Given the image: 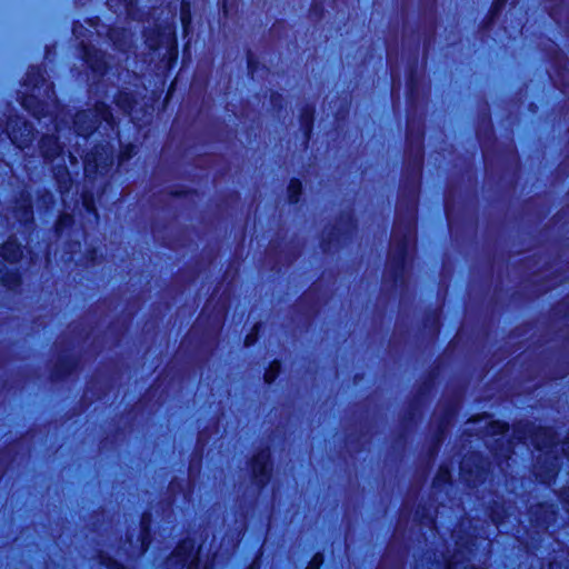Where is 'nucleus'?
I'll list each match as a JSON object with an SVG mask.
<instances>
[{"instance_id": "f257e3e1", "label": "nucleus", "mask_w": 569, "mask_h": 569, "mask_svg": "<svg viewBox=\"0 0 569 569\" xmlns=\"http://www.w3.org/2000/svg\"><path fill=\"white\" fill-rule=\"evenodd\" d=\"M399 210H401L399 208ZM416 196H412L405 214L398 212L397 221L391 238L390 267H399L403 263L410 244L415 240Z\"/></svg>"}, {"instance_id": "f03ea898", "label": "nucleus", "mask_w": 569, "mask_h": 569, "mask_svg": "<svg viewBox=\"0 0 569 569\" xmlns=\"http://www.w3.org/2000/svg\"><path fill=\"white\" fill-rule=\"evenodd\" d=\"M100 121H106L108 124L112 126V114L106 106L97 107L94 111L87 110L78 112L73 123L78 134L86 136L89 134Z\"/></svg>"}, {"instance_id": "7ed1b4c3", "label": "nucleus", "mask_w": 569, "mask_h": 569, "mask_svg": "<svg viewBox=\"0 0 569 569\" xmlns=\"http://www.w3.org/2000/svg\"><path fill=\"white\" fill-rule=\"evenodd\" d=\"M10 139L11 141L20 149H23L31 142L34 138L33 127L27 122L22 123V128L16 130L14 127L10 124Z\"/></svg>"}, {"instance_id": "20e7f679", "label": "nucleus", "mask_w": 569, "mask_h": 569, "mask_svg": "<svg viewBox=\"0 0 569 569\" xmlns=\"http://www.w3.org/2000/svg\"><path fill=\"white\" fill-rule=\"evenodd\" d=\"M252 472L259 483H264L269 472V452L261 451L253 458Z\"/></svg>"}, {"instance_id": "39448f33", "label": "nucleus", "mask_w": 569, "mask_h": 569, "mask_svg": "<svg viewBox=\"0 0 569 569\" xmlns=\"http://www.w3.org/2000/svg\"><path fill=\"white\" fill-rule=\"evenodd\" d=\"M193 550L194 542L190 539L183 540L173 551L171 560L177 561L181 565V567H184L191 559Z\"/></svg>"}, {"instance_id": "423d86ee", "label": "nucleus", "mask_w": 569, "mask_h": 569, "mask_svg": "<svg viewBox=\"0 0 569 569\" xmlns=\"http://www.w3.org/2000/svg\"><path fill=\"white\" fill-rule=\"evenodd\" d=\"M0 256L9 261L14 262L21 257V248L13 240H9L0 247Z\"/></svg>"}, {"instance_id": "0eeeda50", "label": "nucleus", "mask_w": 569, "mask_h": 569, "mask_svg": "<svg viewBox=\"0 0 569 569\" xmlns=\"http://www.w3.org/2000/svg\"><path fill=\"white\" fill-rule=\"evenodd\" d=\"M40 148L46 158H54L61 151V147L54 137L42 138Z\"/></svg>"}, {"instance_id": "6e6552de", "label": "nucleus", "mask_w": 569, "mask_h": 569, "mask_svg": "<svg viewBox=\"0 0 569 569\" xmlns=\"http://www.w3.org/2000/svg\"><path fill=\"white\" fill-rule=\"evenodd\" d=\"M556 445L555 435L551 429L545 428L539 430L536 437V446L538 449L551 448Z\"/></svg>"}, {"instance_id": "1a4fd4ad", "label": "nucleus", "mask_w": 569, "mask_h": 569, "mask_svg": "<svg viewBox=\"0 0 569 569\" xmlns=\"http://www.w3.org/2000/svg\"><path fill=\"white\" fill-rule=\"evenodd\" d=\"M172 36H173L172 29L170 27H167L163 29V31L161 33L162 40L160 42L153 41L149 38L147 39V41L151 49L158 48L164 40H166L167 44L172 46V43H173Z\"/></svg>"}, {"instance_id": "9d476101", "label": "nucleus", "mask_w": 569, "mask_h": 569, "mask_svg": "<svg viewBox=\"0 0 569 569\" xmlns=\"http://www.w3.org/2000/svg\"><path fill=\"white\" fill-rule=\"evenodd\" d=\"M301 192V183L298 180H292L288 187V197L290 202H297L298 196Z\"/></svg>"}, {"instance_id": "9b49d317", "label": "nucleus", "mask_w": 569, "mask_h": 569, "mask_svg": "<svg viewBox=\"0 0 569 569\" xmlns=\"http://www.w3.org/2000/svg\"><path fill=\"white\" fill-rule=\"evenodd\" d=\"M280 371V363L273 361L264 373V380L267 383H271Z\"/></svg>"}, {"instance_id": "f8f14e48", "label": "nucleus", "mask_w": 569, "mask_h": 569, "mask_svg": "<svg viewBox=\"0 0 569 569\" xmlns=\"http://www.w3.org/2000/svg\"><path fill=\"white\" fill-rule=\"evenodd\" d=\"M490 430L488 431L491 435H502L507 431V425L502 422L495 421L490 423Z\"/></svg>"}, {"instance_id": "ddd939ff", "label": "nucleus", "mask_w": 569, "mask_h": 569, "mask_svg": "<svg viewBox=\"0 0 569 569\" xmlns=\"http://www.w3.org/2000/svg\"><path fill=\"white\" fill-rule=\"evenodd\" d=\"M322 562H323L322 555L317 553L313 556V558L311 559L310 563L308 565V567L306 569H319V567L322 565Z\"/></svg>"}, {"instance_id": "4468645a", "label": "nucleus", "mask_w": 569, "mask_h": 569, "mask_svg": "<svg viewBox=\"0 0 569 569\" xmlns=\"http://www.w3.org/2000/svg\"><path fill=\"white\" fill-rule=\"evenodd\" d=\"M72 222V217L69 214H62L57 223V229L62 230L64 227L69 226Z\"/></svg>"}, {"instance_id": "2eb2a0df", "label": "nucleus", "mask_w": 569, "mask_h": 569, "mask_svg": "<svg viewBox=\"0 0 569 569\" xmlns=\"http://www.w3.org/2000/svg\"><path fill=\"white\" fill-rule=\"evenodd\" d=\"M32 218V210L30 204H24L21 208V220L29 221Z\"/></svg>"}, {"instance_id": "dca6fc26", "label": "nucleus", "mask_w": 569, "mask_h": 569, "mask_svg": "<svg viewBox=\"0 0 569 569\" xmlns=\"http://www.w3.org/2000/svg\"><path fill=\"white\" fill-rule=\"evenodd\" d=\"M91 162L94 163V167L99 168L101 164H102V160L97 158V157H93V159L91 160L89 156L86 157V160H84V163H86V171L89 170V167L91 166Z\"/></svg>"}, {"instance_id": "f3484780", "label": "nucleus", "mask_w": 569, "mask_h": 569, "mask_svg": "<svg viewBox=\"0 0 569 569\" xmlns=\"http://www.w3.org/2000/svg\"><path fill=\"white\" fill-rule=\"evenodd\" d=\"M116 2H117V0H109V6L111 8H116V6H117ZM132 6H133V0H123V7L127 11H129Z\"/></svg>"}, {"instance_id": "a211bd4d", "label": "nucleus", "mask_w": 569, "mask_h": 569, "mask_svg": "<svg viewBox=\"0 0 569 569\" xmlns=\"http://www.w3.org/2000/svg\"><path fill=\"white\" fill-rule=\"evenodd\" d=\"M449 471L446 468H440L437 480L438 481H447L449 479Z\"/></svg>"}, {"instance_id": "6ab92c4d", "label": "nucleus", "mask_w": 569, "mask_h": 569, "mask_svg": "<svg viewBox=\"0 0 569 569\" xmlns=\"http://www.w3.org/2000/svg\"><path fill=\"white\" fill-rule=\"evenodd\" d=\"M256 335H257L256 332L254 333L252 332V333L247 336L246 341H244L246 346H250V345H252L254 342Z\"/></svg>"}, {"instance_id": "aec40b11", "label": "nucleus", "mask_w": 569, "mask_h": 569, "mask_svg": "<svg viewBox=\"0 0 569 569\" xmlns=\"http://www.w3.org/2000/svg\"><path fill=\"white\" fill-rule=\"evenodd\" d=\"M311 119H312L311 113H307L306 116H303V124L306 126L307 129H309Z\"/></svg>"}, {"instance_id": "412c9836", "label": "nucleus", "mask_w": 569, "mask_h": 569, "mask_svg": "<svg viewBox=\"0 0 569 569\" xmlns=\"http://www.w3.org/2000/svg\"><path fill=\"white\" fill-rule=\"evenodd\" d=\"M84 206L87 207V209H88L89 211H93V210H94V209H93V207H92V204H91V202H90V201H88L87 199L84 200Z\"/></svg>"}, {"instance_id": "4be33fe9", "label": "nucleus", "mask_w": 569, "mask_h": 569, "mask_svg": "<svg viewBox=\"0 0 569 569\" xmlns=\"http://www.w3.org/2000/svg\"><path fill=\"white\" fill-rule=\"evenodd\" d=\"M22 104L24 108L30 109L29 99H23Z\"/></svg>"}, {"instance_id": "5701e85b", "label": "nucleus", "mask_w": 569, "mask_h": 569, "mask_svg": "<svg viewBox=\"0 0 569 569\" xmlns=\"http://www.w3.org/2000/svg\"><path fill=\"white\" fill-rule=\"evenodd\" d=\"M129 157H130V154H129V153H124V152H123V153L120 156V159H121V161H123V160L128 159Z\"/></svg>"}, {"instance_id": "b1692460", "label": "nucleus", "mask_w": 569, "mask_h": 569, "mask_svg": "<svg viewBox=\"0 0 569 569\" xmlns=\"http://www.w3.org/2000/svg\"><path fill=\"white\" fill-rule=\"evenodd\" d=\"M32 113L37 117V118H40V113L36 110L32 111Z\"/></svg>"}, {"instance_id": "393cba45", "label": "nucleus", "mask_w": 569, "mask_h": 569, "mask_svg": "<svg viewBox=\"0 0 569 569\" xmlns=\"http://www.w3.org/2000/svg\"><path fill=\"white\" fill-rule=\"evenodd\" d=\"M28 82L32 83L31 73L28 74Z\"/></svg>"}, {"instance_id": "a878e982", "label": "nucleus", "mask_w": 569, "mask_h": 569, "mask_svg": "<svg viewBox=\"0 0 569 569\" xmlns=\"http://www.w3.org/2000/svg\"><path fill=\"white\" fill-rule=\"evenodd\" d=\"M110 38H111L112 40H114V34H113V32H111V33H110Z\"/></svg>"}, {"instance_id": "bb28decb", "label": "nucleus", "mask_w": 569, "mask_h": 569, "mask_svg": "<svg viewBox=\"0 0 569 569\" xmlns=\"http://www.w3.org/2000/svg\"><path fill=\"white\" fill-rule=\"evenodd\" d=\"M248 569H256L254 565H251Z\"/></svg>"}, {"instance_id": "cd10ccee", "label": "nucleus", "mask_w": 569, "mask_h": 569, "mask_svg": "<svg viewBox=\"0 0 569 569\" xmlns=\"http://www.w3.org/2000/svg\"><path fill=\"white\" fill-rule=\"evenodd\" d=\"M498 1L502 3V2H505L506 0H498Z\"/></svg>"}]
</instances>
